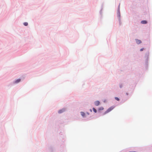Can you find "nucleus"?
I'll return each instance as SVG.
<instances>
[{
	"label": "nucleus",
	"mask_w": 152,
	"mask_h": 152,
	"mask_svg": "<svg viewBox=\"0 0 152 152\" xmlns=\"http://www.w3.org/2000/svg\"><path fill=\"white\" fill-rule=\"evenodd\" d=\"M114 106H112L110 107L104 113V114H106L109 112H110L111 111L113 110L114 108Z\"/></svg>",
	"instance_id": "1"
},
{
	"label": "nucleus",
	"mask_w": 152,
	"mask_h": 152,
	"mask_svg": "<svg viewBox=\"0 0 152 152\" xmlns=\"http://www.w3.org/2000/svg\"><path fill=\"white\" fill-rule=\"evenodd\" d=\"M94 104L96 106H98L100 104V102L99 101H97L94 102Z\"/></svg>",
	"instance_id": "2"
},
{
	"label": "nucleus",
	"mask_w": 152,
	"mask_h": 152,
	"mask_svg": "<svg viewBox=\"0 0 152 152\" xmlns=\"http://www.w3.org/2000/svg\"><path fill=\"white\" fill-rule=\"evenodd\" d=\"M136 41L137 43L138 44H139L141 43V41L140 40L136 39Z\"/></svg>",
	"instance_id": "3"
},
{
	"label": "nucleus",
	"mask_w": 152,
	"mask_h": 152,
	"mask_svg": "<svg viewBox=\"0 0 152 152\" xmlns=\"http://www.w3.org/2000/svg\"><path fill=\"white\" fill-rule=\"evenodd\" d=\"M64 111V109H62L58 111V113H61L63 112Z\"/></svg>",
	"instance_id": "4"
},
{
	"label": "nucleus",
	"mask_w": 152,
	"mask_h": 152,
	"mask_svg": "<svg viewBox=\"0 0 152 152\" xmlns=\"http://www.w3.org/2000/svg\"><path fill=\"white\" fill-rule=\"evenodd\" d=\"M141 23L143 24H146L147 23V21L146 20H142L141 21Z\"/></svg>",
	"instance_id": "5"
},
{
	"label": "nucleus",
	"mask_w": 152,
	"mask_h": 152,
	"mask_svg": "<svg viewBox=\"0 0 152 152\" xmlns=\"http://www.w3.org/2000/svg\"><path fill=\"white\" fill-rule=\"evenodd\" d=\"M20 79H18L17 80H16L15 81V83H18L19 82H20Z\"/></svg>",
	"instance_id": "6"
},
{
	"label": "nucleus",
	"mask_w": 152,
	"mask_h": 152,
	"mask_svg": "<svg viewBox=\"0 0 152 152\" xmlns=\"http://www.w3.org/2000/svg\"><path fill=\"white\" fill-rule=\"evenodd\" d=\"M80 113H81V115H82L83 117H84L85 116V113H84L83 112H81Z\"/></svg>",
	"instance_id": "7"
},
{
	"label": "nucleus",
	"mask_w": 152,
	"mask_h": 152,
	"mask_svg": "<svg viewBox=\"0 0 152 152\" xmlns=\"http://www.w3.org/2000/svg\"><path fill=\"white\" fill-rule=\"evenodd\" d=\"M99 110H103L104 109V108L103 107H99Z\"/></svg>",
	"instance_id": "8"
},
{
	"label": "nucleus",
	"mask_w": 152,
	"mask_h": 152,
	"mask_svg": "<svg viewBox=\"0 0 152 152\" xmlns=\"http://www.w3.org/2000/svg\"><path fill=\"white\" fill-rule=\"evenodd\" d=\"M23 24L25 26H27L28 25V23L27 22H25L23 23Z\"/></svg>",
	"instance_id": "9"
},
{
	"label": "nucleus",
	"mask_w": 152,
	"mask_h": 152,
	"mask_svg": "<svg viewBox=\"0 0 152 152\" xmlns=\"http://www.w3.org/2000/svg\"><path fill=\"white\" fill-rule=\"evenodd\" d=\"M93 110L94 111L95 113H96V112H97V111H96V110L95 108H93Z\"/></svg>",
	"instance_id": "10"
},
{
	"label": "nucleus",
	"mask_w": 152,
	"mask_h": 152,
	"mask_svg": "<svg viewBox=\"0 0 152 152\" xmlns=\"http://www.w3.org/2000/svg\"><path fill=\"white\" fill-rule=\"evenodd\" d=\"M115 99L117 100V101H119V99L118 98V97H115Z\"/></svg>",
	"instance_id": "11"
},
{
	"label": "nucleus",
	"mask_w": 152,
	"mask_h": 152,
	"mask_svg": "<svg viewBox=\"0 0 152 152\" xmlns=\"http://www.w3.org/2000/svg\"><path fill=\"white\" fill-rule=\"evenodd\" d=\"M144 49L143 48H141L140 49V51H142Z\"/></svg>",
	"instance_id": "12"
},
{
	"label": "nucleus",
	"mask_w": 152,
	"mask_h": 152,
	"mask_svg": "<svg viewBox=\"0 0 152 152\" xmlns=\"http://www.w3.org/2000/svg\"><path fill=\"white\" fill-rule=\"evenodd\" d=\"M90 111H92V110H90Z\"/></svg>",
	"instance_id": "13"
}]
</instances>
